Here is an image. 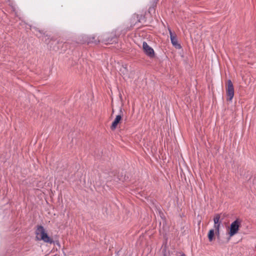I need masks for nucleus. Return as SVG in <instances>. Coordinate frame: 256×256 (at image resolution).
<instances>
[{"mask_svg":"<svg viewBox=\"0 0 256 256\" xmlns=\"http://www.w3.org/2000/svg\"><path fill=\"white\" fill-rule=\"evenodd\" d=\"M36 239L42 240L44 242L52 244L54 242L52 239L48 235L46 230L42 226H38L36 230Z\"/></svg>","mask_w":256,"mask_h":256,"instance_id":"obj_1","label":"nucleus"},{"mask_svg":"<svg viewBox=\"0 0 256 256\" xmlns=\"http://www.w3.org/2000/svg\"><path fill=\"white\" fill-rule=\"evenodd\" d=\"M241 224V221L236 219L232 222L227 229V234L229 236L228 240L238 232Z\"/></svg>","mask_w":256,"mask_h":256,"instance_id":"obj_2","label":"nucleus"},{"mask_svg":"<svg viewBox=\"0 0 256 256\" xmlns=\"http://www.w3.org/2000/svg\"><path fill=\"white\" fill-rule=\"evenodd\" d=\"M226 92L228 97V100L231 101L234 96V88L230 80H228L227 82Z\"/></svg>","mask_w":256,"mask_h":256,"instance_id":"obj_3","label":"nucleus"},{"mask_svg":"<svg viewBox=\"0 0 256 256\" xmlns=\"http://www.w3.org/2000/svg\"><path fill=\"white\" fill-rule=\"evenodd\" d=\"M142 48L145 54L150 57H153L154 55V50L149 46L146 42H144L142 44Z\"/></svg>","mask_w":256,"mask_h":256,"instance_id":"obj_4","label":"nucleus"},{"mask_svg":"<svg viewBox=\"0 0 256 256\" xmlns=\"http://www.w3.org/2000/svg\"><path fill=\"white\" fill-rule=\"evenodd\" d=\"M170 34L171 42L172 45L175 46L176 48L180 49L181 48L180 45L178 43L176 38L172 34L171 30H170Z\"/></svg>","mask_w":256,"mask_h":256,"instance_id":"obj_5","label":"nucleus"},{"mask_svg":"<svg viewBox=\"0 0 256 256\" xmlns=\"http://www.w3.org/2000/svg\"><path fill=\"white\" fill-rule=\"evenodd\" d=\"M122 120V116L120 115H118L115 118L114 121L112 122V124L111 126V129L114 130L117 127L118 124Z\"/></svg>","mask_w":256,"mask_h":256,"instance_id":"obj_6","label":"nucleus"},{"mask_svg":"<svg viewBox=\"0 0 256 256\" xmlns=\"http://www.w3.org/2000/svg\"><path fill=\"white\" fill-rule=\"evenodd\" d=\"M215 232L214 230V229H211L210 230L208 233V238L210 242H212L214 239V235Z\"/></svg>","mask_w":256,"mask_h":256,"instance_id":"obj_7","label":"nucleus"},{"mask_svg":"<svg viewBox=\"0 0 256 256\" xmlns=\"http://www.w3.org/2000/svg\"><path fill=\"white\" fill-rule=\"evenodd\" d=\"M220 216L219 214H216L214 218V224H221V222L220 221Z\"/></svg>","mask_w":256,"mask_h":256,"instance_id":"obj_8","label":"nucleus"},{"mask_svg":"<svg viewBox=\"0 0 256 256\" xmlns=\"http://www.w3.org/2000/svg\"><path fill=\"white\" fill-rule=\"evenodd\" d=\"M220 224H214V228H215V233L216 235L220 234Z\"/></svg>","mask_w":256,"mask_h":256,"instance_id":"obj_9","label":"nucleus"},{"mask_svg":"<svg viewBox=\"0 0 256 256\" xmlns=\"http://www.w3.org/2000/svg\"><path fill=\"white\" fill-rule=\"evenodd\" d=\"M56 244H57V246H60V244H59V242H56Z\"/></svg>","mask_w":256,"mask_h":256,"instance_id":"obj_10","label":"nucleus"},{"mask_svg":"<svg viewBox=\"0 0 256 256\" xmlns=\"http://www.w3.org/2000/svg\"><path fill=\"white\" fill-rule=\"evenodd\" d=\"M182 256H185V255L184 254V255H182Z\"/></svg>","mask_w":256,"mask_h":256,"instance_id":"obj_11","label":"nucleus"}]
</instances>
